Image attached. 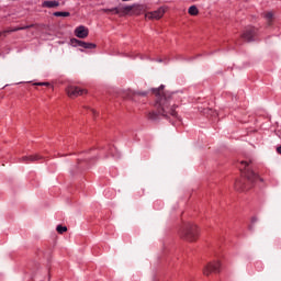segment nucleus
Listing matches in <instances>:
<instances>
[{"label":"nucleus","mask_w":281,"mask_h":281,"mask_svg":"<svg viewBox=\"0 0 281 281\" xmlns=\"http://www.w3.org/2000/svg\"><path fill=\"white\" fill-rule=\"evenodd\" d=\"M164 89H166V86L164 85L159 88L151 89V93L155 95L154 109L156 111L147 113V120H149V122H159L162 117L164 120H169L175 126V122L170 120L171 117L181 122L176 110L178 105L173 101L175 92L166 91Z\"/></svg>","instance_id":"obj_1"},{"label":"nucleus","mask_w":281,"mask_h":281,"mask_svg":"<svg viewBox=\"0 0 281 281\" xmlns=\"http://www.w3.org/2000/svg\"><path fill=\"white\" fill-rule=\"evenodd\" d=\"M243 168H240L241 177L235 181V190L237 192H247L248 190H251L254 186H256V181H265L256 171H254L251 168H249V162L241 161Z\"/></svg>","instance_id":"obj_2"},{"label":"nucleus","mask_w":281,"mask_h":281,"mask_svg":"<svg viewBox=\"0 0 281 281\" xmlns=\"http://www.w3.org/2000/svg\"><path fill=\"white\" fill-rule=\"evenodd\" d=\"M180 238L188 243H194L199 238V227L192 223H186L180 228Z\"/></svg>","instance_id":"obj_3"},{"label":"nucleus","mask_w":281,"mask_h":281,"mask_svg":"<svg viewBox=\"0 0 281 281\" xmlns=\"http://www.w3.org/2000/svg\"><path fill=\"white\" fill-rule=\"evenodd\" d=\"M257 35H258V29L254 26H248L245 29L244 33L241 34V38H244L246 43H254V41H256Z\"/></svg>","instance_id":"obj_4"},{"label":"nucleus","mask_w":281,"mask_h":281,"mask_svg":"<svg viewBox=\"0 0 281 281\" xmlns=\"http://www.w3.org/2000/svg\"><path fill=\"white\" fill-rule=\"evenodd\" d=\"M210 273H221V261H211L204 267L203 274L210 276Z\"/></svg>","instance_id":"obj_5"},{"label":"nucleus","mask_w":281,"mask_h":281,"mask_svg":"<svg viewBox=\"0 0 281 281\" xmlns=\"http://www.w3.org/2000/svg\"><path fill=\"white\" fill-rule=\"evenodd\" d=\"M87 168H89V160L78 159L75 168L70 170V175H78V172H82V170H87Z\"/></svg>","instance_id":"obj_6"},{"label":"nucleus","mask_w":281,"mask_h":281,"mask_svg":"<svg viewBox=\"0 0 281 281\" xmlns=\"http://www.w3.org/2000/svg\"><path fill=\"white\" fill-rule=\"evenodd\" d=\"M66 91L69 98H78V95H83V93H87V90L81 89L78 86H69Z\"/></svg>","instance_id":"obj_7"},{"label":"nucleus","mask_w":281,"mask_h":281,"mask_svg":"<svg viewBox=\"0 0 281 281\" xmlns=\"http://www.w3.org/2000/svg\"><path fill=\"white\" fill-rule=\"evenodd\" d=\"M164 14H166V8L160 7L158 10L154 12L146 13V19H155L156 21H159V19H162Z\"/></svg>","instance_id":"obj_8"},{"label":"nucleus","mask_w":281,"mask_h":281,"mask_svg":"<svg viewBox=\"0 0 281 281\" xmlns=\"http://www.w3.org/2000/svg\"><path fill=\"white\" fill-rule=\"evenodd\" d=\"M75 36H77V38H87V36H89V29L83 25L78 26L75 30Z\"/></svg>","instance_id":"obj_9"},{"label":"nucleus","mask_w":281,"mask_h":281,"mask_svg":"<svg viewBox=\"0 0 281 281\" xmlns=\"http://www.w3.org/2000/svg\"><path fill=\"white\" fill-rule=\"evenodd\" d=\"M40 159H43V156L36 154L31 156H24L21 158V161H23V164H34V161H40Z\"/></svg>","instance_id":"obj_10"},{"label":"nucleus","mask_w":281,"mask_h":281,"mask_svg":"<svg viewBox=\"0 0 281 281\" xmlns=\"http://www.w3.org/2000/svg\"><path fill=\"white\" fill-rule=\"evenodd\" d=\"M58 5H60V2L57 1V0H46L42 3V8H48V9H52V8H58Z\"/></svg>","instance_id":"obj_11"},{"label":"nucleus","mask_w":281,"mask_h":281,"mask_svg":"<svg viewBox=\"0 0 281 281\" xmlns=\"http://www.w3.org/2000/svg\"><path fill=\"white\" fill-rule=\"evenodd\" d=\"M146 98L148 95V91H134L131 93L130 100H136L137 97Z\"/></svg>","instance_id":"obj_12"},{"label":"nucleus","mask_w":281,"mask_h":281,"mask_svg":"<svg viewBox=\"0 0 281 281\" xmlns=\"http://www.w3.org/2000/svg\"><path fill=\"white\" fill-rule=\"evenodd\" d=\"M79 47H82L83 49H95L98 47V45H95L93 43L81 41V43L79 44Z\"/></svg>","instance_id":"obj_13"},{"label":"nucleus","mask_w":281,"mask_h":281,"mask_svg":"<svg viewBox=\"0 0 281 281\" xmlns=\"http://www.w3.org/2000/svg\"><path fill=\"white\" fill-rule=\"evenodd\" d=\"M30 27H34V24H31V25H26V26H21V27H15L13 30H10V31H3L2 34H10V32H19L21 30H30Z\"/></svg>","instance_id":"obj_14"},{"label":"nucleus","mask_w":281,"mask_h":281,"mask_svg":"<svg viewBox=\"0 0 281 281\" xmlns=\"http://www.w3.org/2000/svg\"><path fill=\"white\" fill-rule=\"evenodd\" d=\"M133 5H134V9H133L134 14H142V12L146 10V5L144 4H133Z\"/></svg>","instance_id":"obj_15"},{"label":"nucleus","mask_w":281,"mask_h":281,"mask_svg":"<svg viewBox=\"0 0 281 281\" xmlns=\"http://www.w3.org/2000/svg\"><path fill=\"white\" fill-rule=\"evenodd\" d=\"M188 13L191 15V16H196L199 14V8H196V5H191L189 8V11Z\"/></svg>","instance_id":"obj_16"},{"label":"nucleus","mask_w":281,"mask_h":281,"mask_svg":"<svg viewBox=\"0 0 281 281\" xmlns=\"http://www.w3.org/2000/svg\"><path fill=\"white\" fill-rule=\"evenodd\" d=\"M204 115H211L212 117H216V115H218V113H216V111L206 108L203 110Z\"/></svg>","instance_id":"obj_17"},{"label":"nucleus","mask_w":281,"mask_h":281,"mask_svg":"<svg viewBox=\"0 0 281 281\" xmlns=\"http://www.w3.org/2000/svg\"><path fill=\"white\" fill-rule=\"evenodd\" d=\"M54 16H71V13L65 11H56L53 13Z\"/></svg>","instance_id":"obj_18"},{"label":"nucleus","mask_w":281,"mask_h":281,"mask_svg":"<svg viewBox=\"0 0 281 281\" xmlns=\"http://www.w3.org/2000/svg\"><path fill=\"white\" fill-rule=\"evenodd\" d=\"M134 8H135V5H125V7H123V13L124 14H128V12H133V10H134Z\"/></svg>","instance_id":"obj_19"},{"label":"nucleus","mask_w":281,"mask_h":281,"mask_svg":"<svg viewBox=\"0 0 281 281\" xmlns=\"http://www.w3.org/2000/svg\"><path fill=\"white\" fill-rule=\"evenodd\" d=\"M80 43H81V41L78 40V38H71V40H70V45H71L72 47H80Z\"/></svg>","instance_id":"obj_20"},{"label":"nucleus","mask_w":281,"mask_h":281,"mask_svg":"<svg viewBox=\"0 0 281 281\" xmlns=\"http://www.w3.org/2000/svg\"><path fill=\"white\" fill-rule=\"evenodd\" d=\"M103 12H105V13L114 12L115 14H120V8L114 7L112 9H103Z\"/></svg>","instance_id":"obj_21"},{"label":"nucleus","mask_w":281,"mask_h":281,"mask_svg":"<svg viewBox=\"0 0 281 281\" xmlns=\"http://www.w3.org/2000/svg\"><path fill=\"white\" fill-rule=\"evenodd\" d=\"M56 232H58L59 234H65V232H67V226L57 225Z\"/></svg>","instance_id":"obj_22"},{"label":"nucleus","mask_w":281,"mask_h":281,"mask_svg":"<svg viewBox=\"0 0 281 281\" xmlns=\"http://www.w3.org/2000/svg\"><path fill=\"white\" fill-rule=\"evenodd\" d=\"M258 223V217H251V225L248 226L249 232H254V224Z\"/></svg>","instance_id":"obj_23"},{"label":"nucleus","mask_w":281,"mask_h":281,"mask_svg":"<svg viewBox=\"0 0 281 281\" xmlns=\"http://www.w3.org/2000/svg\"><path fill=\"white\" fill-rule=\"evenodd\" d=\"M34 87H49V82H35Z\"/></svg>","instance_id":"obj_24"},{"label":"nucleus","mask_w":281,"mask_h":281,"mask_svg":"<svg viewBox=\"0 0 281 281\" xmlns=\"http://www.w3.org/2000/svg\"><path fill=\"white\" fill-rule=\"evenodd\" d=\"M266 19L269 20V25H271V20L273 19V13H272V12H268V13L266 14Z\"/></svg>","instance_id":"obj_25"},{"label":"nucleus","mask_w":281,"mask_h":281,"mask_svg":"<svg viewBox=\"0 0 281 281\" xmlns=\"http://www.w3.org/2000/svg\"><path fill=\"white\" fill-rule=\"evenodd\" d=\"M90 113H91V115H93V117H95V115H97L95 110H90Z\"/></svg>","instance_id":"obj_26"},{"label":"nucleus","mask_w":281,"mask_h":281,"mask_svg":"<svg viewBox=\"0 0 281 281\" xmlns=\"http://www.w3.org/2000/svg\"><path fill=\"white\" fill-rule=\"evenodd\" d=\"M277 153H278L279 155H281V145H280L279 147H277Z\"/></svg>","instance_id":"obj_27"},{"label":"nucleus","mask_w":281,"mask_h":281,"mask_svg":"<svg viewBox=\"0 0 281 281\" xmlns=\"http://www.w3.org/2000/svg\"><path fill=\"white\" fill-rule=\"evenodd\" d=\"M0 36H4V33H3V32H1V33H0Z\"/></svg>","instance_id":"obj_28"},{"label":"nucleus","mask_w":281,"mask_h":281,"mask_svg":"<svg viewBox=\"0 0 281 281\" xmlns=\"http://www.w3.org/2000/svg\"><path fill=\"white\" fill-rule=\"evenodd\" d=\"M122 1L126 2V1H131V0H122Z\"/></svg>","instance_id":"obj_29"},{"label":"nucleus","mask_w":281,"mask_h":281,"mask_svg":"<svg viewBox=\"0 0 281 281\" xmlns=\"http://www.w3.org/2000/svg\"><path fill=\"white\" fill-rule=\"evenodd\" d=\"M111 153H113V148H110Z\"/></svg>","instance_id":"obj_30"}]
</instances>
